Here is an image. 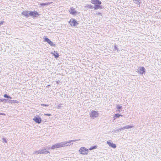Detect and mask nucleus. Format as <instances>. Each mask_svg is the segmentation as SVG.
<instances>
[{
  "label": "nucleus",
  "mask_w": 161,
  "mask_h": 161,
  "mask_svg": "<svg viewBox=\"0 0 161 161\" xmlns=\"http://www.w3.org/2000/svg\"><path fill=\"white\" fill-rule=\"evenodd\" d=\"M69 23L71 26L72 25L74 26H76L78 24L76 20L73 19H71L69 21Z\"/></svg>",
  "instance_id": "nucleus-3"
},
{
  "label": "nucleus",
  "mask_w": 161,
  "mask_h": 161,
  "mask_svg": "<svg viewBox=\"0 0 161 161\" xmlns=\"http://www.w3.org/2000/svg\"><path fill=\"white\" fill-rule=\"evenodd\" d=\"M79 151L81 154L84 155H87L89 152L88 149L85 147H81Z\"/></svg>",
  "instance_id": "nucleus-1"
},
{
  "label": "nucleus",
  "mask_w": 161,
  "mask_h": 161,
  "mask_svg": "<svg viewBox=\"0 0 161 161\" xmlns=\"http://www.w3.org/2000/svg\"><path fill=\"white\" fill-rule=\"evenodd\" d=\"M51 54H53V55L54 56L55 58H57L59 57L58 53L57 51H52L51 52Z\"/></svg>",
  "instance_id": "nucleus-12"
},
{
  "label": "nucleus",
  "mask_w": 161,
  "mask_h": 161,
  "mask_svg": "<svg viewBox=\"0 0 161 161\" xmlns=\"http://www.w3.org/2000/svg\"><path fill=\"white\" fill-rule=\"evenodd\" d=\"M133 126L131 125H127L125 126H124V128L125 129H129L131 128H132Z\"/></svg>",
  "instance_id": "nucleus-17"
},
{
  "label": "nucleus",
  "mask_w": 161,
  "mask_h": 161,
  "mask_svg": "<svg viewBox=\"0 0 161 161\" xmlns=\"http://www.w3.org/2000/svg\"><path fill=\"white\" fill-rule=\"evenodd\" d=\"M94 8L95 10H97L99 8H102V7L101 6H100V5H99V4H97L94 7Z\"/></svg>",
  "instance_id": "nucleus-15"
},
{
  "label": "nucleus",
  "mask_w": 161,
  "mask_h": 161,
  "mask_svg": "<svg viewBox=\"0 0 161 161\" xmlns=\"http://www.w3.org/2000/svg\"><path fill=\"white\" fill-rule=\"evenodd\" d=\"M120 116H122V115L119 114H115L114 116V119H115L116 118H118Z\"/></svg>",
  "instance_id": "nucleus-18"
},
{
  "label": "nucleus",
  "mask_w": 161,
  "mask_h": 161,
  "mask_svg": "<svg viewBox=\"0 0 161 161\" xmlns=\"http://www.w3.org/2000/svg\"><path fill=\"white\" fill-rule=\"evenodd\" d=\"M39 152L40 154H47L50 153L49 151L45 149L39 150Z\"/></svg>",
  "instance_id": "nucleus-9"
},
{
  "label": "nucleus",
  "mask_w": 161,
  "mask_h": 161,
  "mask_svg": "<svg viewBox=\"0 0 161 161\" xmlns=\"http://www.w3.org/2000/svg\"><path fill=\"white\" fill-rule=\"evenodd\" d=\"M45 41L47 42L48 43H49L51 41L48 38L45 37L44 38Z\"/></svg>",
  "instance_id": "nucleus-21"
},
{
  "label": "nucleus",
  "mask_w": 161,
  "mask_h": 161,
  "mask_svg": "<svg viewBox=\"0 0 161 161\" xmlns=\"http://www.w3.org/2000/svg\"><path fill=\"white\" fill-rule=\"evenodd\" d=\"M29 16H32L33 17H36V16H38L39 14L38 12L35 11H30L29 13Z\"/></svg>",
  "instance_id": "nucleus-5"
},
{
  "label": "nucleus",
  "mask_w": 161,
  "mask_h": 161,
  "mask_svg": "<svg viewBox=\"0 0 161 161\" xmlns=\"http://www.w3.org/2000/svg\"><path fill=\"white\" fill-rule=\"evenodd\" d=\"M97 148V146H93L92 147H91L89 149V150H92V149H95Z\"/></svg>",
  "instance_id": "nucleus-20"
},
{
  "label": "nucleus",
  "mask_w": 161,
  "mask_h": 161,
  "mask_svg": "<svg viewBox=\"0 0 161 161\" xmlns=\"http://www.w3.org/2000/svg\"><path fill=\"white\" fill-rule=\"evenodd\" d=\"M39 150L38 151H35L33 153V154H40V153H39Z\"/></svg>",
  "instance_id": "nucleus-26"
},
{
  "label": "nucleus",
  "mask_w": 161,
  "mask_h": 161,
  "mask_svg": "<svg viewBox=\"0 0 161 161\" xmlns=\"http://www.w3.org/2000/svg\"><path fill=\"white\" fill-rule=\"evenodd\" d=\"M41 105L43 106H48L47 104H41Z\"/></svg>",
  "instance_id": "nucleus-34"
},
{
  "label": "nucleus",
  "mask_w": 161,
  "mask_h": 161,
  "mask_svg": "<svg viewBox=\"0 0 161 161\" xmlns=\"http://www.w3.org/2000/svg\"><path fill=\"white\" fill-rule=\"evenodd\" d=\"M3 22H0V25H2L3 24Z\"/></svg>",
  "instance_id": "nucleus-40"
},
{
  "label": "nucleus",
  "mask_w": 161,
  "mask_h": 161,
  "mask_svg": "<svg viewBox=\"0 0 161 161\" xmlns=\"http://www.w3.org/2000/svg\"><path fill=\"white\" fill-rule=\"evenodd\" d=\"M44 115L48 116H50L51 115V114H45Z\"/></svg>",
  "instance_id": "nucleus-35"
},
{
  "label": "nucleus",
  "mask_w": 161,
  "mask_h": 161,
  "mask_svg": "<svg viewBox=\"0 0 161 161\" xmlns=\"http://www.w3.org/2000/svg\"><path fill=\"white\" fill-rule=\"evenodd\" d=\"M80 139L69 140V142H70V143L71 142H76V141H80Z\"/></svg>",
  "instance_id": "nucleus-23"
},
{
  "label": "nucleus",
  "mask_w": 161,
  "mask_h": 161,
  "mask_svg": "<svg viewBox=\"0 0 161 161\" xmlns=\"http://www.w3.org/2000/svg\"><path fill=\"white\" fill-rule=\"evenodd\" d=\"M70 14L73 15L76 14L77 12V11L75 10L74 8H73V7L71 8L70 10L69 11Z\"/></svg>",
  "instance_id": "nucleus-10"
},
{
  "label": "nucleus",
  "mask_w": 161,
  "mask_h": 161,
  "mask_svg": "<svg viewBox=\"0 0 161 161\" xmlns=\"http://www.w3.org/2000/svg\"><path fill=\"white\" fill-rule=\"evenodd\" d=\"M85 7L88 8H92V7L90 4H86V6H85Z\"/></svg>",
  "instance_id": "nucleus-19"
},
{
  "label": "nucleus",
  "mask_w": 161,
  "mask_h": 161,
  "mask_svg": "<svg viewBox=\"0 0 161 161\" xmlns=\"http://www.w3.org/2000/svg\"><path fill=\"white\" fill-rule=\"evenodd\" d=\"M29 12L28 11H23L22 12V14L26 17H28L29 16Z\"/></svg>",
  "instance_id": "nucleus-14"
},
{
  "label": "nucleus",
  "mask_w": 161,
  "mask_h": 161,
  "mask_svg": "<svg viewBox=\"0 0 161 161\" xmlns=\"http://www.w3.org/2000/svg\"><path fill=\"white\" fill-rule=\"evenodd\" d=\"M33 119L37 123L40 124L42 122V119L40 117H35Z\"/></svg>",
  "instance_id": "nucleus-6"
},
{
  "label": "nucleus",
  "mask_w": 161,
  "mask_h": 161,
  "mask_svg": "<svg viewBox=\"0 0 161 161\" xmlns=\"http://www.w3.org/2000/svg\"><path fill=\"white\" fill-rule=\"evenodd\" d=\"M95 14H97V15H102V14H101V13H100V12H96Z\"/></svg>",
  "instance_id": "nucleus-36"
},
{
  "label": "nucleus",
  "mask_w": 161,
  "mask_h": 161,
  "mask_svg": "<svg viewBox=\"0 0 161 161\" xmlns=\"http://www.w3.org/2000/svg\"><path fill=\"white\" fill-rule=\"evenodd\" d=\"M145 69L143 67H141L139 69L140 74H143L145 72Z\"/></svg>",
  "instance_id": "nucleus-13"
},
{
  "label": "nucleus",
  "mask_w": 161,
  "mask_h": 161,
  "mask_svg": "<svg viewBox=\"0 0 161 161\" xmlns=\"http://www.w3.org/2000/svg\"><path fill=\"white\" fill-rule=\"evenodd\" d=\"M99 113L98 112L92 110L90 113V117L92 119L98 117L99 116Z\"/></svg>",
  "instance_id": "nucleus-2"
},
{
  "label": "nucleus",
  "mask_w": 161,
  "mask_h": 161,
  "mask_svg": "<svg viewBox=\"0 0 161 161\" xmlns=\"http://www.w3.org/2000/svg\"><path fill=\"white\" fill-rule=\"evenodd\" d=\"M115 46H114V49L115 50H118V48L117 47V45H116L115 44Z\"/></svg>",
  "instance_id": "nucleus-33"
},
{
  "label": "nucleus",
  "mask_w": 161,
  "mask_h": 161,
  "mask_svg": "<svg viewBox=\"0 0 161 161\" xmlns=\"http://www.w3.org/2000/svg\"><path fill=\"white\" fill-rule=\"evenodd\" d=\"M3 142H4L6 143H7V141L6 140V139L5 138H3Z\"/></svg>",
  "instance_id": "nucleus-31"
},
{
  "label": "nucleus",
  "mask_w": 161,
  "mask_h": 161,
  "mask_svg": "<svg viewBox=\"0 0 161 161\" xmlns=\"http://www.w3.org/2000/svg\"><path fill=\"white\" fill-rule=\"evenodd\" d=\"M63 105L61 104H58L57 105V108L58 109H59Z\"/></svg>",
  "instance_id": "nucleus-25"
},
{
  "label": "nucleus",
  "mask_w": 161,
  "mask_h": 161,
  "mask_svg": "<svg viewBox=\"0 0 161 161\" xmlns=\"http://www.w3.org/2000/svg\"><path fill=\"white\" fill-rule=\"evenodd\" d=\"M133 0L136 2V3L137 4H139L140 3V0Z\"/></svg>",
  "instance_id": "nucleus-32"
},
{
  "label": "nucleus",
  "mask_w": 161,
  "mask_h": 161,
  "mask_svg": "<svg viewBox=\"0 0 161 161\" xmlns=\"http://www.w3.org/2000/svg\"><path fill=\"white\" fill-rule=\"evenodd\" d=\"M61 144V147H64L66 146H70V144L69 141L68 142H60Z\"/></svg>",
  "instance_id": "nucleus-4"
},
{
  "label": "nucleus",
  "mask_w": 161,
  "mask_h": 161,
  "mask_svg": "<svg viewBox=\"0 0 161 161\" xmlns=\"http://www.w3.org/2000/svg\"><path fill=\"white\" fill-rule=\"evenodd\" d=\"M3 97H5V98H10V99H11L12 98L11 97H10L9 96L7 95V94H5L4 95Z\"/></svg>",
  "instance_id": "nucleus-22"
},
{
  "label": "nucleus",
  "mask_w": 161,
  "mask_h": 161,
  "mask_svg": "<svg viewBox=\"0 0 161 161\" xmlns=\"http://www.w3.org/2000/svg\"><path fill=\"white\" fill-rule=\"evenodd\" d=\"M91 2L92 4L95 5L97 4L100 5L102 3L101 2L98 0H92Z\"/></svg>",
  "instance_id": "nucleus-11"
},
{
  "label": "nucleus",
  "mask_w": 161,
  "mask_h": 161,
  "mask_svg": "<svg viewBox=\"0 0 161 161\" xmlns=\"http://www.w3.org/2000/svg\"><path fill=\"white\" fill-rule=\"evenodd\" d=\"M117 108V111L119 112H120V110L122 108V106L119 105V104H118L116 106Z\"/></svg>",
  "instance_id": "nucleus-16"
},
{
  "label": "nucleus",
  "mask_w": 161,
  "mask_h": 161,
  "mask_svg": "<svg viewBox=\"0 0 161 161\" xmlns=\"http://www.w3.org/2000/svg\"><path fill=\"white\" fill-rule=\"evenodd\" d=\"M48 44L54 47L55 45V44H54L53 43V42H52L51 41Z\"/></svg>",
  "instance_id": "nucleus-24"
},
{
  "label": "nucleus",
  "mask_w": 161,
  "mask_h": 161,
  "mask_svg": "<svg viewBox=\"0 0 161 161\" xmlns=\"http://www.w3.org/2000/svg\"><path fill=\"white\" fill-rule=\"evenodd\" d=\"M51 147H46V149H47L48 150H50V149H51Z\"/></svg>",
  "instance_id": "nucleus-38"
},
{
  "label": "nucleus",
  "mask_w": 161,
  "mask_h": 161,
  "mask_svg": "<svg viewBox=\"0 0 161 161\" xmlns=\"http://www.w3.org/2000/svg\"><path fill=\"white\" fill-rule=\"evenodd\" d=\"M61 147V144L60 143H57L53 145L51 147V149H54L55 148H59Z\"/></svg>",
  "instance_id": "nucleus-7"
},
{
  "label": "nucleus",
  "mask_w": 161,
  "mask_h": 161,
  "mask_svg": "<svg viewBox=\"0 0 161 161\" xmlns=\"http://www.w3.org/2000/svg\"><path fill=\"white\" fill-rule=\"evenodd\" d=\"M12 100H8V103H11V102H12Z\"/></svg>",
  "instance_id": "nucleus-39"
},
{
  "label": "nucleus",
  "mask_w": 161,
  "mask_h": 161,
  "mask_svg": "<svg viewBox=\"0 0 161 161\" xmlns=\"http://www.w3.org/2000/svg\"><path fill=\"white\" fill-rule=\"evenodd\" d=\"M5 115V114L4 113H0V115Z\"/></svg>",
  "instance_id": "nucleus-37"
},
{
  "label": "nucleus",
  "mask_w": 161,
  "mask_h": 161,
  "mask_svg": "<svg viewBox=\"0 0 161 161\" xmlns=\"http://www.w3.org/2000/svg\"><path fill=\"white\" fill-rule=\"evenodd\" d=\"M49 4V3H42L41 4V6L48 5Z\"/></svg>",
  "instance_id": "nucleus-27"
},
{
  "label": "nucleus",
  "mask_w": 161,
  "mask_h": 161,
  "mask_svg": "<svg viewBox=\"0 0 161 161\" xmlns=\"http://www.w3.org/2000/svg\"><path fill=\"white\" fill-rule=\"evenodd\" d=\"M111 141L109 140L107 141V143L108 144L109 147L115 148L116 147V145L113 143L111 142Z\"/></svg>",
  "instance_id": "nucleus-8"
},
{
  "label": "nucleus",
  "mask_w": 161,
  "mask_h": 161,
  "mask_svg": "<svg viewBox=\"0 0 161 161\" xmlns=\"http://www.w3.org/2000/svg\"><path fill=\"white\" fill-rule=\"evenodd\" d=\"M6 101H7L6 99H0V102H3V101H4L5 102H6Z\"/></svg>",
  "instance_id": "nucleus-28"
},
{
  "label": "nucleus",
  "mask_w": 161,
  "mask_h": 161,
  "mask_svg": "<svg viewBox=\"0 0 161 161\" xmlns=\"http://www.w3.org/2000/svg\"><path fill=\"white\" fill-rule=\"evenodd\" d=\"M18 102L17 100H12L11 103H18Z\"/></svg>",
  "instance_id": "nucleus-29"
},
{
  "label": "nucleus",
  "mask_w": 161,
  "mask_h": 161,
  "mask_svg": "<svg viewBox=\"0 0 161 161\" xmlns=\"http://www.w3.org/2000/svg\"><path fill=\"white\" fill-rule=\"evenodd\" d=\"M125 129L124 128V126L123 127H121L118 130L119 131H121L122 130H125Z\"/></svg>",
  "instance_id": "nucleus-30"
}]
</instances>
